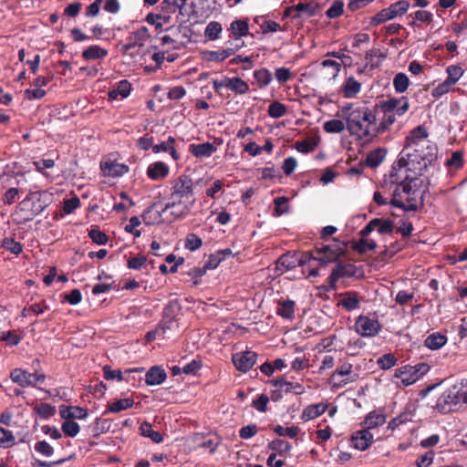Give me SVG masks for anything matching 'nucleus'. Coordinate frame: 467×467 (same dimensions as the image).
Wrapping results in <instances>:
<instances>
[{"mask_svg":"<svg viewBox=\"0 0 467 467\" xmlns=\"http://www.w3.org/2000/svg\"><path fill=\"white\" fill-rule=\"evenodd\" d=\"M202 181L184 174L173 181L166 203L172 215L179 219L190 213L196 202V193Z\"/></svg>","mask_w":467,"mask_h":467,"instance_id":"obj_1","label":"nucleus"},{"mask_svg":"<svg viewBox=\"0 0 467 467\" xmlns=\"http://www.w3.org/2000/svg\"><path fill=\"white\" fill-rule=\"evenodd\" d=\"M347 122V130L351 135L359 139H368L377 136V117L368 107L351 109L350 106L342 109Z\"/></svg>","mask_w":467,"mask_h":467,"instance_id":"obj_2","label":"nucleus"},{"mask_svg":"<svg viewBox=\"0 0 467 467\" xmlns=\"http://www.w3.org/2000/svg\"><path fill=\"white\" fill-rule=\"evenodd\" d=\"M52 202V194L47 191H32L18 203L14 213L17 224H25L39 215Z\"/></svg>","mask_w":467,"mask_h":467,"instance_id":"obj_3","label":"nucleus"},{"mask_svg":"<svg viewBox=\"0 0 467 467\" xmlns=\"http://www.w3.org/2000/svg\"><path fill=\"white\" fill-rule=\"evenodd\" d=\"M411 163L405 157L400 158L393 163L389 180L385 179L381 187L385 189L388 184L401 186L402 192L408 195L414 193L412 183L417 180L418 173L411 174ZM421 171L419 172L420 174Z\"/></svg>","mask_w":467,"mask_h":467,"instance_id":"obj_4","label":"nucleus"},{"mask_svg":"<svg viewBox=\"0 0 467 467\" xmlns=\"http://www.w3.org/2000/svg\"><path fill=\"white\" fill-rule=\"evenodd\" d=\"M403 154L414 169L422 171L436 159L437 149L431 141H425L420 142V146H411L410 150Z\"/></svg>","mask_w":467,"mask_h":467,"instance_id":"obj_5","label":"nucleus"},{"mask_svg":"<svg viewBox=\"0 0 467 467\" xmlns=\"http://www.w3.org/2000/svg\"><path fill=\"white\" fill-rule=\"evenodd\" d=\"M347 243L333 239V244H325L324 243L317 244L314 252L317 254V262L320 265H327L331 263H336L345 254L347 249Z\"/></svg>","mask_w":467,"mask_h":467,"instance_id":"obj_6","label":"nucleus"},{"mask_svg":"<svg viewBox=\"0 0 467 467\" xmlns=\"http://www.w3.org/2000/svg\"><path fill=\"white\" fill-rule=\"evenodd\" d=\"M159 204L160 202H153L142 213V220L147 225L171 223L178 219L171 213V211L168 208L167 204L161 210L158 209Z\"/></svg>","mask_w":467,"mask_h":467,"instance_id":"obj_7","label":"nucleus"},{"mask_svg":"<svg viewBox=\"0 0 467 467\" xmlns=\"http://www.w3.org/2000/svg\"><path fill=\"white\" fill-rule=\"evenodd\" d=\"M397 102L395 98H390L389 99L383 100L379 102V109L383 113L382 119L378 124L376 132L377 135L380 133H384L385 131L389 130V127L395 123L396 121V114L394 112Z\"/></svg>","mask_w":467,"mask_h":467,"instance_id":"obj_8","label":"nucleus"},{"mask_svg":"<svg viewBox=\"0 0 467 467\" xmlns=\"http://www.w3.org/2000/svg\"><path fill=\"white\" fill-rule=\"evenodd\" d=\"M10 379L22 388L36 387L37 383L45 381L46 375L38 371L30 373L23 368H15L10 373Z\"/></svg>","mask_w":467,"mask_h":467,"instance_id":"obj_9","label":"nucleus"},{"mask_svg":"<svg viewBox=\"0 0 467 467\" xmlns=\"http://www.w3.org/2000/svg\"><path fill=\"white\" fill-rule=\"evenodd\" d=\"M355 331L363 337H376L382 329V325L377 318L360 315L355 321Z\"/></svg>","mask_w":467,"mask_h":467,"instance_id":"obj_10","label":"nucleus"},{"mask_svg":"<svg viewBox=\"0 0 467 467\" xmlns=\"http://www.w3.org/2000/svg\"><path fill=\"white\" fill-rule=\"evenodd\" d=\"M336 266L327 277L328 290H336L337 283L339 278L351 277L356 274L357 267L353 264H345L342 261L336 262Z\"/></svg>","mask_w":467,"mask_h":467,"instance_id":"obj_11","label":"nucleus"},{"mask_svg":"<svg viewBox=\"0 0 467 467\" xmlns=\"http://www.w3.org/2000/svg\"><path fill=\"white\" fill-rule=\"evenodd\" d=\"M150 36L147 26H140L136 31H133L129 35V36L126 38L127 42L125 44L119 43V45L121 46V53L123 55H126L130 49L136 47L144 46V44L150 38Z\"/></svg>","mask_w":467,"mask_h":467,"instance_id":"obj_12","label":"nucleus"},{"mask_svg":"<svg viewBox=\"0 0 467 467\" xmlns=\"http://www.w3.org/2000/svg\"><path fill=\"white\" fill-rule=\"evenodd\" d=\"M257 357L255 352L246 350L234 354L232 360L237 370L245 373L256 363Z\"/></svg>","mask_w":467,"mask_h":467,"instance_id":"obj_13","label":"nucleus"},{"mask_svg":"<svg viewBox=\"0 0 467 467\" xmlns=\"http://www.w3.org/2000/svg\"><path fill=\"white\" fill-rule=\"evenodd\" d=\"M373 441V434L365 428L353 432L350 437L352 447L361 451L369 448Z\"/></svg>","mask_w":467,"mask_h":467,"instance_id":"obj_14","label":"nucleus"},{"mask_svg":"<svg viewBox=\"0 0 467 467\" xmlns=\"http://www.w3.org/2000/svg\"><path fill=\"white\" fill-rule=\"evenodd\" d=\"M428 135L429 133L425 127L420 125L414 128L405 138L404 148L401 153L410 150L411 146H420V142H425Z\"/></svg>","mask_w":467,"mask_h":467,"instance_id":"obj_15","label":"nucleus"},{"mask_svg":"<svg viewBox=\"0 0 467 467\" xmlns=\"http://www.w3.org/2000/svg\"><path fill=\"white\" fill-rule=\"evenodd\" d=\"M298 266L296 252H287L283 254L275 263V273L282 275L289 270L295 269Z\"/></svg>","mask_w":467,"mask_h":467,"instance_id":"obj_16","label":"nucleus"},{"mask_svg":"<svg viewBox=\"0 0 467 467\" xmlns=\"http://www.w3.org/2000/svg\"><path fill=\"white\" fill-rule=\"evenodd\" d=\"M353 366L350 363H344L339 366L331 375V380H336L337 377H346L341 379L337 385L338 387L345 386L348 383L355 382L358 379L357 373H353Z\"/></svg>","mask_w":467,"mask_h":467,"instance_id":"obj_17","label":"nucleus"},{"mask_svg":"<svg viewBox=\"0 0 467 467\" xmlns=\"http://www.w3.org/2000/svg\"><path fill=\"white\" fill-rule=\"evenodd\" d=\"M100 169L104 175L109 177H120L129 172L130 168L124 163H119L115 161H106L100 162Z\"/></svg>","mask_w":467,"mask_h":467,"instance_id":"obj_18","label":"nucleus"},{"mask_svg":"<svg viewBox=\"0 0 467 467\" xmlns=\"http://www.w3.org/2000/svg\"><path fill=\"white\" fill-rule=\"evenodd\" d=\"M166 379L167 373L161 366H152L145 373V383L148 386L161 385Z\"/></svg>","mask_w":467,"mask_h":467,"instance_id":"obj_19","label":"nucleus"},{"mask_svg":"<svg viewBox=\"0 0 467 467\" xmlns=\"http://www.w3.org/2000/svg\"><path fill=\"white\" fill-rule=\"evenodd\" d=\"M458 406L454 400L451 391L448 388L438 398L435 405V409L441 413H448L455 410Z\"/></svg>","mask_w":467,"mask_h":467,"instance_id":"obj_20","label":"nucleus"},{"mask_svg":"<svg viewBox=\"0 0 467 467\" xmlns=\"http://www.w3.org/2000/svg\"><path fill=\"white\" fill-rule=\"evenodd\" d=\"M59 414L64 420L78 419V420H85L88 413V410L79 406H60L59 407Z\"/></svg>","mask_w":467,"mask_h":467,"instance_id":"obj_21","label":"nucleus"},{"mask_svg":"<svg viewBox=\"0 0 467 467\" xmlns=\"http://www.w3.org/2000/svg\"><path fill=\"white\" fill-rule=\"evenodd\" d=\"M169 166L162 161H156L150 164L147 168V176L152 181H161L169 174Z\"/></svg>","mask_w":467,"mask_h":467,"instance_id":"obj_22","label":"nucleus"},{"mask_svg":"<svg viewBox=\"0 0 467 467\" xmlns=\"http://www.w3.org/2000/svg\"><path fill=\"white\" fill-rule=\"evenodd\" d=\"M327 407L328 405L323 402L307 405L303 410V412L301 414V420L304 421L314 420L322 415L323 413H325Z\"/></svg>","mask_w":467,"mask_h":467,"instance_id":"obj_23","label":"nucleus"},{"mask_svg":"<svg viewBox=\"0 0 467 467\" xmlns=\"http://www.w3.org/2000/svg\"><path fill=\"white\" fill-rule=\"evenodd\" d=\"M108 55V49L98 45H91L82 51L81 57L86 61H91L104 59Z\"/></svg>","mask_w":467,"mask_h":467,"instance_id":"obj_24","label":"nucleus"},{"mask_svg":"<svg viewBox=\"0 0 467 467\" xmlns=\"http://www.w3.org/2000/svg\"><path fill=\"white\" fill-rule=\"evenodd\" d=\"M185 4L186 0H163L158 8H160L161 14H164L166 16H170L171 17V14H175L178 11L181 12Z\"/></svg>","mask_w":467,"mask_h":467,"instance_id":"obj_25","label":"nucleus"},{"mask_svg":"<svg viewBox=\"0 0 467 467\" xmlns=\"http://www.w3.org/2000/svg\"><path fill=\"white\" fill-rule=\"evenodd\" d=\"M449 389L457 405L467 404V379L457 382Z\"/></svg>","mask_w":467,"mask_h":467,"instance_id":"obj_26","label":"nucleus"},{"mask_svg":"<svg viewBox=\"0 0 467 467\" xmlns=\"http://www.w3.org/2000/svg\"><path fill=\"white\" fill-rule=\"evenodd\" d=\"M385 422L386 416L383 413L373 410L366 416L362 425L366 430L369 431L379 426H382Z\"/></svg>","mask_w":467,"mask_h":467,"instance_id":"obj_27","label":"nucleus"},{"mask_svg":"<svg viewBox=\"0 0 467 467\" xmlns=\"http://www.w3.org/2000/svg\"><path fill=\"white\" fill-rule=\"evenodd\" d=\"M295 301L291 299L279 301L276 314L285 319L292 320L295 317Z\"/></svg>","mask_w":467,"mask_h":467,"instance_id":"obj_28","label":"nucleus"},{"mask_svg":"<svg viewBox=\"0 0 467 467\" xmlns=\"http://www.w3.org/2000/svg\"><path fill=\"white\" fill-rule=\"evenodd\" d=\"M174 142H175L174 138L172 136H169V138L166 141L153 145L152 151L154 153H159L161 151L169 152L171 154V156L172 157V159L174 161H177L180 156L174 148Z\"/></svg>","mask_w":467,"mask_h":467,"instance_id":"obj_29","label":"nucleus"},{"mask_svg":"<svg viewBox=\"0 0 467 467\" xmlns=\"http://www.w3.org/2000/svg\"><path fill=\"white\" fill-rule=\"evenodd\" d=\"M410 8V2L408 0H399L391 4L389 7L384 8L387 15L393 19L397 16H401Z\"/></svg>","mask_w":467,"mask_h":467,"instance_id":"obj_30","label":"nucleus"},{"mask_svg":"<svg viewBox=\"0 0 467 467\" xmlns=\"http://www.w3.org/2000/svg\"><path fill=\"white\" fill-rule=\"evenodd\" d=\"M395 377L400 379L404 386H410L417 381V376H414L411 366H403L395 371Z\"/></svg>","mask_w":467,"mask_h":467,"instance_id":"obj_31","label":"nucleus"},{"mask_svg":"<svg viewBox=\"0 0 467 467\" xmlns=\"http://www.w3.org/2000/svg\"><path fill=\"white\" fill-rule=\"evenodd\" d=\"M130 90L131 84L126 79L120 80L115 88L109 91V99L114 100L117 99L119 96H120L121 99H125L130 94Z\"/></svg>","mask_w":467,"mask_h":467,"instance_id":"obj_32","label":"nucleus"},{"mask_svg":"<svg viewBox=\"0 0 467 467\" xmlns=\"http://www.w3.org/2000/svg\"><path fill=\"white\" fill-rule=\"evenodd\" d=\"M447 342V337L445 335H442L439 332L432 333L429 335L425 341L424 345L428 348L431 350H437L440 349L441 347H443Z\"/></svg>","mask_w":467,"mask_h":467,"instance_id":"obj_33","label":"nucleus"},{"mask_svg":"<svg viewBox=\"0 0 467 467\" xmlns=\"http://www.w3.org/2000/svg\"><path fill=\"white\" fill-rule=\"evenodd\" d=\"M232 250L230 248L218 250L209 255V259L206 262V269H215L220 263L225 259L226 256L231 255Z\"/></svg>","mask_w":467,"mask_h":467,"instance_id":"obj_34","label":"nucleus"},{"mask_svg":"<svg viewBox=\"0 0 467 467\" xmlns=\"http://www.w3.org/2000/svg\"><path fill=\"white\" fill-rule=\"evenodd\" d=\"M224 85L227 86V88L240 95L245 94L249 90L248 84L238 77L232 78H226V83Z\"/></svg>","mask_w":467,"mask_h":467,"instance_id":"obj_35","label":"nucleus"},{"mask_svg":"<svg viewBox=\"0 0 467 467\" xmlns=\"http://www.w3.org/2000/svg\"><path fill=\"white\" fill-rule=\"evenodd\" d=\"M386 153L385 149L378 148L367 155L365 163L370 168H376L384 161Z\"/></svg>","mask_w":467,"mask_h":467,"instance_id":"obj_36","label":"nucleus"},{"mask_svg":"<svg viewBox=\"0 0 467 467\" xmlns=\"http://www.w3.org/2000/svg\"><path fill=\"white\" fill-rule=\"evenodd\" d=\"M230 31L233 36L239 39L249 34V25L245 20H234L230 25Z\"/></svg>","mask_w":467,"mask_h":467,"instance_id":"obj_37","label":"nucleus"},{"mask_svg":"<svg viewBox=\"0 0 467 467\" xmlns=\"http://www.w3.org/2000/svg\"><path fill=\"white\" fill-rule=\"evenodd\" d=\"M339 305L348 311L358 309L360 307L359 297L356 292H346Z\"/></svg>","mask_w":467,"mask_h":467,"instance_id":"obj_38","label":"nucleus"},{"mask_svg":"<svg viewBox=\"0 0 467 467\" xmlns=\"http://www.w3.org/2000/svg\"><path fill=\"white\" fill-rule=\"evenodd\" d=\"M145 21L152 26H155L157 30H161L164 25H167L171 22V16H165L164 14L159 13H150L146 16Z\"/></svg>","mask_w":467,"mask_h":467,"instance_id":"obj_39","label":"nucleus"},{"mask_svg":"<svg viewBox=\"0 0 467 467\" xmlns=\"http://www.w3.org/2000/svg\"><path fill=\"white\" fill-rule=\"evenodd\" d=\"M361 84L356 80L353 77L347 78L343 86V94L345 98H354L358 93L360 92Z\"/></svg>","mask_w":467,"mask_h":467,"instance_id":"obj_40","label":"nucleus"},{"mask_svg":"<svg viewBox=\"0 0 467 467\" xmlns=\"http://www.w3.org/2000/svg\"><path fill=\"white\" fill-rule=\"evenodd\" d=\"M140 434L144 437L150 438L155 443H161L163 441L162 435L152 429L150 422L144 421L140 426Z\"/></svg>","mask_w":467,"mask_h":467,"instance_id":"obj_41","label":"nucleus"},{"mask_svg":"<svg viewBox=\"0 0 467 467\" xmlns=\"http://www.w3.org/2000/svg\"><path fill=\"white\" fill-rule=\"evenodd\" d=\"M317 5L314 3H298L296 5L289 7L288 10H295L298 12L297 15H295V17H298L301 14H305L306 16H313L317 13Z\"/></svg>","mask_w":467,"mask_h":467,"instance_id":"obj_42","label":"nucleus"},{"mask_svg":"<svg viewBox=\"0 0 467 467\" xmlns=\"http://www.w3.org/2000/svg\"><path fill=\"white\" fill-rule=\"evenodd\" d=\"M103 377L106 380H117V381H130L129 376H125V372L123 373L120 369H112L110 366L106 365L102 368Z\"/></svg>","mask_w":467,"mask_h":467,"instance_id":"obj_43","label":"nucleus"},{"mask_svg":"<svg viewBox=\"0 0 467 467\" xmlns=\"http://www.w3.org/2000/svg\"><path fill=\"white\" fill-rule=\"evenodd\" d=\"M134 400L132 399H120L108 405L107 410L104 411V414L111 412L117 413L121 410L130 409L133 406Z\"/></svg>","mask_w":467,"mask_h":467,"instance_id":"obj_44","label":"nucleus"},{"mask_svg":"<svg viewBox=\"0 0 467 467\" xmlns=\"http://www.w3.org/2000/svg\"><path fill=\"white\" fill-rule=\"evenodd\" d=\"M376 248L377 243L374 240H368L366 238H360L352 245V249L359 254H364L368 251H373Z\"/></svg>","mask_w":467,"mask_h":467,"instance_id":"obj_45","label":"nucleus"},{"mask_svg":"<svg viewBox=\"0 0 467 467\" xmlns=\"http://www.w3.org/2000/svg\"><path fill=\"white\" fill-rule=\"evenodd\" d=\"M268 449L276 451L279 455H284L291 451L292 445L285 440L275 439L268 443Z\"/></svg>","mask_w":467,"mask_h":467,"instance_id":"obj_46","label":"nucleus"},{"mask_svg":"<svg viewBox=\"0 0 467 467\" xmlns=\"http://www.w3.org/2000/svg\"><path fill=\"white\" fill-rule=\"evenodd\" d=\"M33 410L36 414L44 420L51 418L56 413L55 406L45 402L36 405Z\"/></svg>","mask_w":467,"mask_h":467,"instance_id":"obj_47","label":"nucleus"},{"mask_svg":"<svg viewBox=\"0 0 467 467\" xmlns=\"http://www.w3.org/2000/svg\"><path fill=\"white\" fill-rule=\"evenodd\" d=\"M254 78L260 88L268 86L273 79L272 73L267 68L254 70Z\"/></svg>","mask_w":467,"mask_h":467,"instance_id":"obj_48","label":"nucleus"},{"mask_svg":"<svg viewBox=\"0 0 467 467\" xmlns=\"http://www.w3.org/2000/svg\"><path fill=\"white\" fill-rule=\"evenodd\" d=\"M1 246L15 255H19L23 252L22 244L13 238L5 237L1 242Z\"/></svg>","mask_w":467,"mask_h":467,"instance_id":"obj_49","label":"nucleus"},{"mask_svg":"<svg viewBox=\"0 0 467 467\" xmlns=\"http://www.w3.org/2000/svg\"><path fill=\"white\" fill-rule=\"evenodd\" d=\"M379 221L376 223V229L379 234H391L394 230V222L390 219L385 218H374Z\"/></svg>","mask_w":467,"mask_h":467,"instance_id":"obj_50","label":"nucleus"},{"mask_svg":"<svg viewBox=\"0 0 467 467\" xmlns=\"http://www.w3.org/2000/svg\"><path fill=\"white\" fill-rule=\"evenodd\" d=\"M161 332V338L169 337V332L175 331L178 329V322L173 319L161 318L157 326Z\"/></svg>","mask_w":467,"mask_h":467,"instance_id":"obj_51","label":"nucleus"},{"mask_svg":"<svg viewBox=\"0 0 467 467\" xmlns=\"http://www.w3.org/2000/svg\"><path fill=\"white\" fill-rule=\"evenodd\" d=\"M410 79L405 73L400 72L393 78V87L398 93H403L408 89Z\"/></svg>","mask_w":467,"mask_h":467,"instance_id":"obj_52","label":"nucleus"},{"mask_svg":"<svg viewBox=\"0 0 467 467\" xmlns=\"http://www.w3.org/2000/svg\"><path fill=\"white\" fill-rule=\"evenodd\" d=\"M180 311L181 305L178 303V301H171L163 309L162 318L176 320V317Z\"/></svg>","mask_w":467,"mask_h":467,"instance_id":"obj_53","label":"nucleus"},{"mask_svg":"<svg viewBox=\"0 0 467 467\" xmlns=\"http://www.w3.org/2000/svg\"><path fill=\"white\" fill-rule=\"evenodd\" d=\"M267 113L271 118L278 119L286 114V107L279 101H274L268 106Z\"/></svg>","mask_w":467,"mask_h":467,"instance_id":"obj_54","label":"nucleus"},{"mask_svg":"<svg viewBox=\"0 0 467 467\" xmlns=\"http://www.w3.org/2000/svg\"><path fill=\"white\" fill-rule=\"evenodd\" d=\"M274 432L278 436H287L291 439L296 438L300 432V428L297 426H291L285 428L282 425H276L273 429Z\"/></svg>","mask_w":467,"mask_h":467,"instance_id":"obj_55","label":"nucleus"},{"mask_svg":"<svg viewBox=\"0 0 467 467\" xmlns=\"http://www.w3.org/2000/svg\"><path fill=\"white\" fill-rule=\"evenodd\" d=\"M397 358L392 353H387L379 357L377 360L378 366L381 369H389L397 364Z\"/></svg>","mask_w":467,"mask_h":467,"instance_id":"obj_56","label":"nucleus"},{"mask_svg":"<svg viewBox=\"0 0 467 467\" xmlns=\"http://www.w3.org/2000/svg\"><path fill=\"white\" fill-rule=\"evenodd\" d=\"M61 430L67 436L74 438L78 434L80 427L78 423L74 420H65L62 423Z\"/></svg>","mask_w":467,"mask_h":467,"instance_id":"obj_57","label":"nucleus"},{"mask_svg":"<svg viewBox=\"0 0 467 467\" xmlns=\"http://www.w3.org/2000/svg\"><path fill=\"white\" fill-rule=\"evenodd\" d=\"M323 129L327 133H340L345 129V124L340 119H330L324 123Z\"/></svg>","mask_w":467,"mask_h":467,"instance_id":"obj_58","label":"nucleus"},{"mask_svg":"<svg viewBox=\"0 0 467 467\" xmlns=\"http://www.w3.org/2000/svg\"><path fill=\"white\" fill-rule=\"evenodd\" d=\"M15 444V436L9 430L0 427V447L10 448Z\"/></svg>","mask_w":467,"mask_h":467,"instance_id":"obj_59","label":"nucleus"},{"mask_svg":"<svg viewBox=\"0 0 467 467\" xmlns=\"http://www.w3.org/2000/svg\"><path fill=\"white\" fill-rule=\"evenodd\" d=\"M202 368V360L197 356L191 362L182 367V371L186 375H196L197 372Z\"/></svg>","mask_w":467,"mask_h":467,"instance_id":"obj_60","label":"nucleus"},{"mask_svg":"<svg viewBox=\"0 0 467 467\" xmlns=\"http://www.w3.org/2000/svg\"><path fill=\"white\" fill-rule=\"evenodd\" d=\"M88 237L93 243L99 245H104L109 242V236L99 228H93L88 232Z\"/></svg>","mask_w":467,"mask_h":467,"instance_id":"obj_61","label":"nucleus"},{"mask_svg":"<svg viewBox=\"0 0 467 467\" xmlns=\"http://www.w3.org/2000/svg\"><path fill=\"white\" fill-rule=\"evenodd\" d=\"M448 77L446 80L451 84L454 85L461 78L463 74V70L460 66L451 65L446 68Z\"/></svg>","mask_w":467,"mask_h":467,"instance_id":"obj_62","label":"nucleus"},{"mask_svg":"<svg viewBox=\"0 0 467 467\" xmlns=\"http://www.w3.org/2000/svg\"><path fill=\"white\" fill-rule=\"evenodd\" d=\"M223 27L219 22L213 21L206 26V37L210 40H215L219 38V35L222 33Z\"/></svg>","mask_w":467,"mask_h":467,"instance_id":"obj_63","label":"nucleus"},{"mask_svg":"<svg viewBox=\"0 0 467 467\" xmlns=\"http://www.w3.org/2000/svg\"><path fill=\"white\" fill-rule=\"evenodd\" d=\"M202 245V240L195 234H188L185 238L184 246L190 251H195Z\"/></svg>","mask_w":467,"mask_h":467,"instance_id":"obj_64","label":"nucleus"}]
</instances>
